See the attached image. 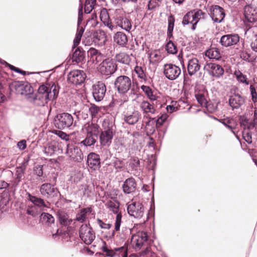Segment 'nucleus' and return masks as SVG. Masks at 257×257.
Instances as JSON below:
<instances>
[{"label": "nucleus", "mask_w": 257, "mask_h": 257, "mask_svg": "<svg viewBox=\"0 0 257 257\" xmlns=\"http://www.w3.org/2000/svg\"><path fill=\"white\" fill-rule=\"evenodd\" d=\"M13 85L18 93L26 96L31 102H35L38 99L43 103H47L48 100L54 99L58 93V87L54 83L41 85L37 95L34 93L33 87L27 82L17 81Z\"/></svg>", "instance_id": "nucleus-1"}, {"label": "nucleus", "mask_w": 257, "mask_h": 257, "mask_svg": "<svg viewBox=\"0 0 257 257\" xmlns=\"http://www.w3.org/2000/svg\"><path fill=\"white\" fill-rule=\"evenodd\" d=\"M103 131L99 136L100 145L102 146L108 147L112 142L115 130L112 124H109L107 121H104L102 124Z\"/></svg>", "instance_id": "nucleus-2"}, {"label": "nucleus", "mask_w": 257, "mask_h": 257, "mask_svg": "<svg viewBox=\"0 0 257 257\" xmlns=\"http://www.w3.org/2000/svg\"><path fill=\"white\" fill-rule=\"evenodd\" d=\"M132 203L128 204L127 207V212L131 216L138 219H143V222H145L148 217H144V208L142 203L137 201V197L133 199Z\"/></svg>", "instance_id": "nucleus-3"}, {"label": "nucleus", "mask_w": 257, "mask_h": 257, "mask_svg": "<svg viewBox=\"0 0 257 257\" xmlns=\"http://www.w3.org/2000/svg\"><path fill=\"white\" fill-rule=\"evenodd\" d=\"M119 203L118 201L115 200H110L108 201L105 205L109 211H112L115 214H116L115 218V221L114 224V229L109 236L110 238H112L114 236L115 232L117 231L120 229V226L121 223L122 215L121 213H119Z\"/></svg>", "instance_id": "nucleus-4"}, {"label": "nucleus", "mask_w": 257, "mask_h": 257, "mask_svg": "<svg viewBox=\"0 0 257 257\" xmlns=\"http://www.w3.org/2000/svg\"><path fill=\"white\" fill-rule=\"evenodd\" d=\"M205 15V14L200 10L189 12L184 16L182 24L184 25L192 24L191 29L194 30L197 24L200 19L204 18Z\"/></svg>", "instance_id": "nucleus-5"}, {"label": "nucleus", "mask_w": 257, "mask_h": 257, "mask_svg": "<svg viewBox=\"0 0 257 257\" xmlns=\"http://www.w3.org/2000/svg\"><path fill=\"white\" fill-rule=\"evenodd\" d=\"M73 122L72 116L68 113L59 114L54 118L55 126L59 129L68 128Z\"/></svg>", "instance_id": "nucleus-6"}, {"label": "nucleus", "mask_w": 257, "mask_h": 257, "mask_svg": "<svg viewBox=\"0 0 257 257\" xmlns=\"http://www.w3.org/2000/svg\"><path fill=\"white\" fill-rule=\"evenodd\" d=\"M131 85V78L125 75L117 77L114 81L115 88L121 94L126 93L130 89Z\"/></svg>", "instance_id": "nucleus-7"}, {"label": "nucleus", "mask_w": 257, "mask_h": 257, "mask_svg": "<svg viewBox=\"0 0 257 257\" xmlns=\"http://www.w3.org/2000/svg\"><path fill=\"white\" fill-rule=\"evenodd\" d=\"M117 69V65L114 61L109 58L103 60L98 67V71L102 75H110L113 74Z\"/></svg>", "instance_id": "nucleus-8"}, {"label": "nucleus", "mask_w": 257, "mask_h": 257, "mask_svg": "<svg viewBox=\"0 0 257 257\" xmlns=\"http://www.w3.org/2000/svg\"><path fill=\"white\" fill-rule=\"evenodd\" d=\"M79 236L86 244H90L95 238L94 232L87 224H83L79 229Z\"/></svg>", "instance_id": "nucleus-9"}, {"label": "nucleus", "mask_w": 257, "mask_h": 257, "mask_svg": "<svg viewBox=\"0 0 257 257\" xmlns=\"http://www.w3.org/2000/svg\"><path fill=\"white\" fill-rule=\"evenodd\" d=\"M164 74L168 79L174 80L180 75L181 69L179 67L175 65L166 64L164 66Z\"/></svg>", "instance_id": "nucleus-10"}, {"label": "nucleus", "mask_w": 257, "mask_h": 257, "mask_svg": "<svg viewBox=\"0 0 257 257\" xmlns=\"http://www.w3.org/2000/svg\"><path fill=\"white\" fill-rule=\"evenodd\" d=\"M210 15L212 21L217 23H221L225 16L224 9L217 5H212L210 7Z\"/></svg>", "instance_id": "nucleus-11"}, {"label": "nucleus", "mask_w": 257, "mask_h": 257, "mask_svg": "<svg viewBox=\"0 0 257 257\" xmlns=\"http://www.w3.org/2000/svg\"><path fill=\"white\" fill-rule=\"evenodd\" d=\"M114 21L116 25L115 26V29L117 27H119L127 32H130L132 28V22L124 14L116 16Z\"/></svg>", "instance_id": "nucleus-12"}, {"label": "nucleus", "mask_w": 257, "mask_h": 257, "mask_svg": "<svg viewBox=\"0 0 257 257\" xmlns=\"http://www.w3.org/2000/svg\"><path fill=\"white\" fill-rule=\"evenodd\" d=\"M86 75L84 72L79 70H74L69 73L68 80L69 82L78 85L82 83L85 79Z\"/></svg>", "instance_id": "nucleus-13"}, {"label": "nucleus", "mask_w": 257, "mask_h": 257, "mask_svg": "<svg viewBox=\"0 0 257 257\" xmlns=\"http://www.w3.org/2000/svg\"><path fill=\"white\" fill-rule=\"evenodd\" d=\"M66 154L71 159L78 162L83 159L81 150L77 146L67 145Z\"/></svg>", "instance_id": "nucleus-14"}, {"label": "nucleus", "mask_w": 257, "mask_h": 257, "mask_svg": "<svg viewBox=\"0 0 257 257\" xmlns=\"http://www.w3.org/2000/svg\"><path fill=\"white\" fill-rule=\"evenodd\" d=\"M148 236L145 232L139 231L132 236L131 243L136 250L140 249L147 240Z\"/></svg>", "instance_id": "nucleus-15"}, {"label": "nucleus", "mask_w": 257, "mask_h": 257, "mask_svg": "<svg viewBox=\"0 0 257 257\" xmlns=\"http://www.w3.org/2000/svg\"><path fill=\"white\" fill-rule=\"evenodd\" d=\"M204 69L211 76L215 77H219L224 73L223 68L221 66L216 63H207L205 65Z\"/></svg>", "instance_id": "nucleus-16"}, {"label": "nucleus", "mask_w": 257, "mask_h": 257, "mask_svg": "<svg viewBox=\"0 0 257 257\" xmlns=\"http://www.w3.org/2000/svg\"><path fill=\"white\" fill-rule=\"evenodd\" d=\"M106 86L102 82H98L93 86L92 94L96 101H100L103 99L106 92Z\"/></svg>", "instance_id": "nucleus-17"}, {"label": "nucleus", "mask_w": 257, "mask_h": 257, "mask_svg": "<svg viewBox=\"0 0 257 257\" xmlns=\"http://www.w3.org/2000/svg\"><path fill=\"white\" fill-rule=\"evenodd\" d=\"M87 57L88 63L94 65H96L104 58L103 55L94 48H90L87 51Z\"/></svg>", "instance_id": "nucleus-18"}, {"label": "nucleus", "mask_w": 257, "mask_h": 257, "mask_svg": "<svg viewBox=\"0 0 257 257\" xmlns=\"http://www.w3.org/2000/svg\"><path fill=\"white\" fill-rule=\"evenodd\" d=\"M81 132L84 134L91 135L95 137H98L100 132V127L96 123L88 122L82 126Z\"/></svg>", "instance_id": "nucleus-19"}, {"label": "nucleus", "mask_w": 257, "mask_h": 257, "mask_svg": "<svg viewBox=\"0 0 257 257\" xmlns=\"http://www.w3.org/2000/svg\"><path fill=\"white\" fill-rule=\"evenodd\" d=\"M239 40V37L236 34H228L222 36L220 43L224 47H229L236 44Z\"/></svg>", "instance_id": "nucleus-20"}, {"label": "nucleus", "mask_w": 257, "mask_h": 257, "mask_svg": "<svg viewBox=\"0 0 257 257\" xmlns=\"http://www.w3.org/2000/svg\"><path fill=\"white\" fill-rule=\"evenodd\" d=\"M41 194L47 198H52L57 195V189L50 183L42 184L40 188Z\"/></svg>", "instance_id": "nucleus-21"}, {"label": "nucleus", "mask_w": 257, "mask_h": 257, "mask_svg": "<svg viewBox=\"0 0 257 257\" xmlns=\"http://www.w3.org/2000/svg\"><path fill=\"white\" fill-rule=\"evenodd\" d=\"M244 103V98L238 94H234L229 96L228 104L232 109L239 108Z\"/></svg>", "instance_id": "nucleus-22"}, {"label": "nucleus", "mask_w": 257, "mask_h": 257, "mask_svg": "<svg viewBox=\"0 0 257 257\" xmlns=\"http://www.w3.org/2000/svg\"><path fill=\"white\" fill-rule=\"evenodd\" d=\"M141 115V113L139 111L134 110L124 114L123 119L127 124L133 125L136 123L140 119Z\"/></svg>", "instance_id": "nucleus-23"}, {"label": "nucleus", "mask_w": 257, "mask_h": 257, "mask_svg": "<svg viewBox=\"0 0 257 257\" xmlns=\"http://www.w3.org/2000/svg\"><path fill=\"white\" fill-rule=\"evenodd\" d=\"M200 68V65L198 59L192 58L189 59L187 64V71L190 76L196 74Z\"/></svg>", "instance_id": "nucleus-24"}, {"label": "nucleus", "mask_w": 257, "mask_h": 257, "mask_svg": "<svg viewBox=\"0 0 257 257\" xmlns=\"http://www.w3.org/2000/svg\"><path fill=\"white\" fill-rule=\"evenodd\" d=\"M87 163L90 168L94 170L99 168L100 165L99 155L95 153H90L87 156Z\"/></svg>", "instance_id": "nucleus-25"}, {"label": "nucleus", "mask_w": 257, "mask_h": 257, "mask_svg": "<svg viewBox=\"0 0 257 257\" xmlns=\"http://www.w3.org/2000/svg\"><path fill=\"white\" fill-rule=\"evenodd\" d=\"M244 16L247 21L253 23L257 21V12L250 5L244 7Z\"/></svg>", "instance_id": "nucleus-26"}, {"label": "nucleus", "mask_w": 257, "mask_h": 257, "mask_svg": "<svg viewBox=\"0 0 257 257\" xmlns=\"http://www.w3.org/2000/svg\"><path fill=\"white\" fill-rule=\"evenodd\" d=\"M139 106L143 113L148 115L155 114L156 112V109L154 105L147 100L142 101Z\"/></svg>", "instance_id": "nucleus-27"}, {"label": "nucleus", "mask_w": 257, "mask_h": 257, "mask_svg": "<svg viewBox=\"0 0 257 257\" xmlns=\"http://www.w3.org/2000/svg\"><path fill=\"white\" fill-rule=\"evenodd\" d=\"M100 18L105 26L108 27L111 31L115 29V26L113 25L109 18L107 10L102 9L100 11Z\"/></svg>", "instance_id": "nucleus-28"}, {"label": "nucleus", "mask_w": 257, "mask_h": 257, "mask_svg": "<svg viewBox=\"0 0 257 257\" xmlns=\"http://www.w3.org/2000/svg\"><path fill=\"white\" fill-rule=\"evenodd\" d=\"M137 184L133 178L127 179L123 185V191L125 193L130 194L135 191Z\"/></svg>", "instance_id": "nucleus-29"}, {"label": "nucleus", "mask_w": 257, "mask_h": 257, "mask_svg": "<svg viewBox=\"0 0 257 257\" xmlns=\"http://www.w3.org/2000/svg\"><path fill=\"white\" fill-rule=\"evenodd\" d=\"M115 43L121 47H125L127 43V38L126 35L121 32H116L113 36Z\"/></svg>", "instance_id": "nucleus-30"}, {"label": "nucleus", "mask_w": 257, "mask_h": 257, "mask_svg": "<svg viewBox=\"0 0 257 257\" xmlns=\"http://www.w3.org/2000/svg\"><path fill=\"white\" fill-rule=\"evenodd\" d=\"M85 138L79 143L80 146L91 147L93 146L97 141V137L91 135L85 134Z\"/></svg>", "instance_id": "nucleus-31"}, {"label": "nucleus", "mask_w": 257, "mask_h": 257, "mask_svg": "<svg viewBox=\"0 0 257 257\" xmlns=\"http://www.w3.org/2000/svg\"><path fill=\"white\" fill-rule=\"evenodd\" d=\"M147 118H148V120L145 122L146 131L148 134H152L155 132L156 128L158 127L156 123V119L148 116H147Z\"/></svg>", "instance_id": "nucleus-32"}, {"label": "nucleus", "mask_w": 257, "mask_h": 257, "mask_svg": "<svg viewBox=\"0 0 257 257\" xmlns=\"http://www.w3.org/2000/svg\"><path fill=\"white\" fill-rule=\"evenodd\" d=\"M205 56L210 59L219 60L221 58L220 51L216 48H211L206 50Z\"/></svg>", "instance_id": "nucleus-33"}, {"label": "nucleus", "mask_w": 257, "mask_h": 257, "mask_svg": "<svg viewBox=\"0 0 257 257\" xmlns=\"http://www.w3.org/2000/svg\"><path fill=\"white\" fill-rule=\"evenodd\" d=\"M234 76L238 82L245 85L249 84V81L246 75L242 73L240 70H236L234 72Z\"/></svg>", "instance_id": "nucleus-34"}, {"label": "nucleus", "mask_w": 257, "mask_h": 257, "mask_svg": "<svg viewBox=\"0 0 257 257\" xmlns=\"http://www.w3.org/2000/svg\"><path fill=\"white\" fill-rule=\"evenodd\" d=\"M28 200H30L35 205L37 206L40 208L47 207L43 199L37 197L35 196L28 194Z\"/></svg>", "instance_id": "nucleus-35"}, {"label": "nucleus", "mask_w": 257, "mask_h": 257, "mask_svg": "<svg viewBox=\"0 0 257 257\" xmlns=\"http://www.w3.org/2000/svg\"><path fill=\"white\" fill-rule=\"evenodd\" d=\"M58 215L59 222L62 225L68 226L72 222V220L70 219L68 215L64 212H59Z\"/></svg>", "instance_id": "nucleus-36"}, {"label": "nucleus", "mask_w": 257, "mask_h": 257, "mask_svg": "<svg viewBox=\"0 0 257 257\" xmlns=\"http://www.w3.org/2000/svg\"><path fill=\"white\" fill-rule=\"evenodd\" d=\"M222 123L230 130L234 135V129L236 125V122L234 119L232 118H226L223 119L221 121Z\"/></svg>", "instance_id": "nucleus-37"}, {"label": "nucleus", "mask_w": 257, "mask_h": 257, "mask_svg": "<svg viewBox=\"0 0 257 257\" xmlns=\"http://www.w3.org/2000/svg\"><path fill=\"white\" fill-rule=\"evenodd\" d=\"M116 60L119 63L124 64H129L131 62V58L128 55L124 52H120L117 54L115 57Z\"/></svg>", "instance_id": "nucleus-38"}, {"label": "nucleus", "mask_w": 257, "mask_h": 257, "mask_svg": "<svg viewBox=\"0 0 257 257\" xmlns=\"http://www.w3.org/2000/svg\"><path fill=\"white\" fill-rule=\"evenodd\" d=\"M92 209L90 207L85 208L81 209L76 215V220L81 222H84L86 218V214L90 213Z\"/></svg>", "instance_id": "nucleus-39"}, {"label": "nucleus", "mask_w": 257, "mask_h": 257, "mask_svg": "<svg viewBox=\"0 0 257 257\" xmlns=\"http://www.w3.org/2000/svg\"><path fill=\"white\" fill-rule=\"evenodd\" d=\"M141 89L147 95V96L152 101L156 100L157 99V96L154 94V92L152 89L148 86L142 85Z\"/></svg>", "instance_id": "nucleus-40"}, {"label": "nucleus", "mask_w": 257, "mask_h": 257, "mask_svg": "<svg viewBox=\"0 0 257 257\" xmlns=\"http://www.w3.org/2000/svg\"><path fill=\"white\" fill-rule=\"evenodd\" d=\"M84 29L80 26H78L75 38L73 41V47H75L80 43Z\"/></svg>", "instance_id": "nucleus-41"}, {"label": "nucleus", "mask_w": 257, "mask_h": 257, "mask_svg": "<svg viewBox=\"0 0 257 257\" xmlns=\"http://www.w3.org/2000/svg\"><path fill=\"white\" fill-rule=\"evenodd\" d=\"M195 97L198 103L203 107H207V101L204 95L198 92L195 94Z\"/></svg>", "instance_id": "nucleus-42"}, {"label": "nucleus", "mask_w": 257, "mask_h": 257, "mask_svg": "<svg viewBox=\"0 0 257 257\" xmlns=\"http://www.w3.org/2000/svg\"><path fill=\"white\" fill-rule=\"evenodd\" d=\"M56 150V147L53 143H50L44 149V152L47 156H51L54 154Z\"/></svg>", "instance_id": "nucleus-43"}, {"label": "nucleus", "mask_w": 257, "mask_h": 257, "mask_svg": "<svg viewBox=\"0 0 257 257\" xmlns=\"http://www.w3.org/2000/svg\"><path fill=\"white\" fill-rule=\"evenodd\" d=\"M51 132L62 140L65 141L66 142L69 141V136L60 130H53Z\"/></svg>", "instance_id": "nucleus-44"}, {"label": "nucleus", "mask_w": 257, "mask_h": 257, "mask_svg": "<svg viewBox=\"0 0 257 257\" xmlns=\"http://www.w3.org/2000/svg\"><path fill=\"white\" fill-rule=\"evenodd\" d=\"M96 0H86L84 6V12L89 14L94 8Z\"/></svg>", "instance_id": "nucleus-45"}, {"label": "nucleus", "mask_w": 257, "mask_h": 257, "mask_svg": "<svg viewBox=\"0 0 257 257\" xmlns=\"http://www.w3.org/2000/svg\"><path fill=\"white\" fill-rule=\"evenodd\" d=\"M161 58V56L160 54V52L158 51H154L152 52L150 54V62L153 63L159 61Z\"/></svg>", "instance_id": "nucleus-46"}, {"label": "nucleus", "mask_w": 257, "mask_h": 257, "mask_svg": "<svg viewBox=\"0 0 257 257\" xmlns=\"http://www.w3.org/2000/svg\"><path fill=\"white\" fill-rule=\"evenodd\" d=\"M182 101H178V102H172V104L168 105L166 107L167 110L169 113H172L178 110V106L180 104L183 103Z\"/></svg>", "instance_id": "nucleus-47"}, {"label": "nucleus", "mask_w": 257, "mask_h": 257, "mask_svg": "<svg viewBox=\"0 0 257 257\" xmlns=\"http://www.w3.org/2000/svg\"><path fill=\"white\" fill-rule=\"evenodd\" d=\"M166 50L170 54H175L177 52V49L176 46L175 44L171 41H169L166 45Z\"/></svg>", "instance_id": "nucleus-48"}, {"label": "nucleus", "mask_w": 257, "mask_h": 257, "mask_svg": "<svg viewBox=\"0 0 257 257\" xmlns=\"http://www.w3.org/2000/svg\"><path fill=\"white\" fill-rule=\"evenodd\" d=\"M41 218L43 221L47 223H52L54 222L53 216L48 213H43L41 214Z\"/></svg>", "instance_id": "nucleus-49"}, {"label": "nucleus", "mask_w": 257, "mask_h": 257, "mask_svg": "<svg viewBox=\"0 0 257 257\" xmlns=\"http://www.w3.org/2000/svg\"><path fill=\"white\" fill-rule=\"evenodd\" d=\"M100 110V108L94 104H91L89 107V112L93 118L95 117Z\"/></svg>", "instance_id": "nucleus-50"}, {"label": "nucleus", "mask_w": 257, "mask_h": 257, "mask_svg": "<svg viewBox=\"0 0 257 257\" xmlns=\"http://www.w3.org/2000/svg\"><path fill=\"white\" fill-rule=\"evenodd\" d=\"M174 19L172 17L168 18V34L170 36L172 35L174 26Z\"/></svg>", "instance_id": "nucleus-51"}, {"label": "nucleus", "mask_w": 257, "mask_h": 257, "mask_svg": "<svg viewBox=\"0 0 257 257\" xmlns=\"http://www.w3.org/2000/svg\"><path fill=\"white\" fill-rule=\"evenodd\" d=\"M168 115L166 113L162 114L157 119H156V123L158 127L163 125L168 118Z\"/></svg>", "instance_id": "nucleus-52"}, {"label": "nucleus", "mask_w": 257, "mask_h": 257, "mask_svg": "<svg viewBox=\"0 0 257 257\" xmlns=\"http://www.w3.org/2000/svg\"><path fill=\"white\" fill-rule=\"evenodd\" d=\"M242 137L245 141L248 144H251L252 143L251 135L250 134L248 130H244L242 132Z\"/></svg>", "instance_id": "nucleus-53"}, {"label": "nucleus", "mask_w": 257, "mask_h": 257, "mask_svg": "<svg viewBox=\"0 0 257 257\" xmlns=\"http://www.w3.org/2000/svg\"><path fill=\"white\" fill-rule=\"evenodd\" d=\"M135 72L138 75L139 78L145 79L146 75L142 68L140 66H137L135 68Z\"/></svg>", "instance_id": "nucleus-54"}, {"label": "nucleus", "mask_w": 257, "mask_h": 257, "mask_svg": "<svg viewBox=\"0 0 257 257\" xmlns=\"http://www.w3.org/2000/svg\"><path fill=\"white\" fill-rule=\"evenodd\" d=\"M97 223L101 228L109 229L112 226L110 223H106L103 222L101 219H97Z\"/></svg>", "instance_id": "nucleus-55"}, {"label": "nucleus", "mask_w": 257, "mask_h": 257, "mask_svg": "<svg viewBox=\"0 0 257 257\" xmlns=\"http://www.w3.org/2000/svg\"><path fill=\"white\" fill-rule=\"evenodd\" d=\"M159 0H150L148 5V9L152 10L155 8L159 6Z\"/></svg>", "instance_id": "nucleus-56"}, {"label": "nucleus", "mask_w": 257, "mask_h": 257, "mask_svg": "<svg viewBox=\"0 0 257 257\" xmlns=\"http://www.w3.org/2000/svg\"><path fill=\"white\" fill-rule=\"evenodd\" d=\"M42 168L43 166L41 165H38L34 168L35 173L39 177L42 176L43 174Z\"/></svg>", "instance_id": "nucleus-57"}, {"label": "nucleus", "mask_w": 257, "mask_h": 257, "mask_svg": "<svg viewBox=\"0 0 257 257\" xmlns=\"http://www.w3.org/2000/svg\"><path fill=\"white\" fill-rule=\"evenodd\" d=\"M83 20V11L82 7L81 5L80 6L78 10V26H80Z\"/></svg>", "instance_id": "nucleus-58"}, {"label": "nucleus", "mask_w": 257, "mask_h": 257, "mask_svg": "<svg viewBox=\"0 0 257 257\" xmlns=\"http://www.w3.org/2000/svg\"><path fill=\"white\" fill-rule=\"evenodd\" d=\"M124 166V163L122 161L116 159L114 162V166L116 169L122 168Z\"/></svg>", "instance_id": "nucleus-59"}, {"label": "nucleus", "mask_w": 257, "mask_h": 257, "mask_svg": "<svg viewBox=\"0 0 257 257\" xmlns=\"http://www.w3.org/2000/svg\"><path fill=\"white\" fill-rule=\"evenodd\" d=\"M17 146L21 150H24L26 148V141L25 140H22L19 142Z\"/></svg>", "instance_id": "nucleus-60"}, {"label": "nucleus", "mask_w": 257, "mask_h": 257, "mask_svg": "<svg viewBox=\"0 0 257 257\" xmlns=\"http://www.w3.org/2000/svg\"><path fill=\"white\" fill-rule=\"evenodd\" d=\"M251 49L255 52H257V35L255 36V39L250 44Z\"/></svg>", "instance_id": "nucleus-61"}, {"label": "nucleus", "mask_w": 257, "mask_h": 257, "mask_svg": "<svg viewBox=\"0 0 257 257\" xmlns=\"http://www.w3.org/2000/svg\"><path fill=\"white\" fill-rule=\"evenodd\" d=\"M131 164L134 167H138L140 165V161L137 158H134L131 160Z\"/></svg>", "instance_id": "nucleus-62"}, {"label": "nucleus", "mask_w": 257, "mask_h": 257, "mask_svg": "<svg viewBox=\"0 0 257 257\" xmlns=\"http://www.w3.org/2000/svg\"><path fill=\"white\" fill-rule=\"evenodd\" d=\"M78 56V61H80L83 58V55L79 50H76L73 54V57H77Z\"/></svg>", "instance_id": "nucleus-63"}, {"label": "nucleus", "mask_w": 257, "mask_h": 257, "mask_svg": "<svg viewBox=\"0 0 257 257\" xmlns=\"http://www.w3.org/2000/svg\"><path fill=\"white\" fill-rule=\"evenodd\" d=\"M252 119V125L254 126V125L257 123V107L254 108Z\"/></svg>", "instance_id": "nucleus-64"}]
</instances>
